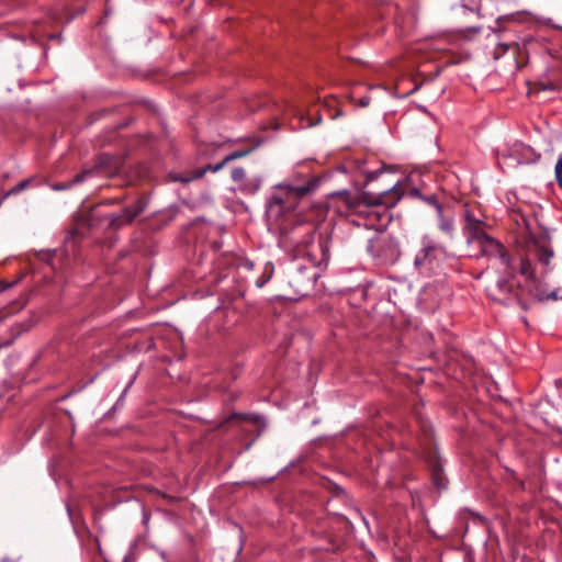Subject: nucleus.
Instances as JSON below:
<instances>
[{
  "instance_id": "6e6552de",
  "label": "nucleus",
  "mask_w": 562,
  "mask_h": 562,
  "mask_svg": "<svg viewBox=\"0 0 562 562\" xmlns=\"http://www.w3.org/2000/svg\"><path fill=\"white\" fill-rule=\"evenodd\" d=\"M117 167L119 165L116 158L108 154H102L98 157L93 168L81 171L80 173L76 175L71 181L55 183L52 186V188L55 191L68 190L72 186L79 184L88 178L93 177L94 175L111 176L116 171Z\"/></svg>"
},
{
  "instance_id": "cd10ccee",
  "label": "nucleus",
  "mask_w": 562,
  "mask_h": 562,
  "mask_svg": "<svg viewBox=\"0 0 562 562\" xmlns=\"http://www.w3.org/2000/svg\"><path fill=\"white\" fill-rule=\"evenodd\" d=\"M0 562H14V561L9 558H3L0 560Z\"/></svg>"
},
{
  "instance_id": "393cba45",
  "label": "nucleus",
  "mask_w": 562,
  "mask_h": 562,
  "mask_svg": "<svg viewBox=\"0 0 562 562\" xmlns=\"http://www.w3.org/2000/svg\"><path fill=\"white\" fill-rule=\"evenodd\" d=\"M370 100H371V99H370L369 97H362V98H360V99H359L358 104H359L360 106H362V108H366V106H368V105H369Z\"/></svg>"
},
{
  "instance_id": "b1692460",
  "label": "nucleus",
  "mask_w": 562,
  "mask_h": 562,
  "mask_svg": "<svg viewBox=\"0 0 562 562\" xmlns=\"http://www.w3.org/2000/svg\"><path fill=\"white\" fill-rule=\"evenodd\" d=\"M224 392L226 393L227 396L225 401H234L236 398V394L233 390L225 389Z\"/></svg>"
},
{
  "instance_id": "20e7f679",
  "label": "nucleus",
  "mask_w": 562,
  "mask_h": 562,
  "mask_svg": "<svg viewBox=\"0 0 562 562\" xmlns=\"http://www.w3.org/2000/svg\"><path fill=\"white\" fill-rule=\"evenodd\" d=\"M398 181L390 188L380 191L375 196L364 193L366 203L359 206L357 217L352 221L358 227L373 229L375 234L385 232L392 221L390 209L394 207L402 198Z\"/></svg>"
},
{
  "instance_id": "4468645a",
  "label": "nucleus",
  "mask_w": 562,
  "mask_h": 562,
  "mask_svg": "<svg viewBox=\"0 0 562 562\" xmlns=\"http://www.w3.org/2000/svg\"><path fill=\"white\" fill-rule=\"evenodd\" d=\"M261 184H262V177L255 176V177L246 179L243 182L240 189L246 194H255L260 190Z\"/></svg>"
},
{
  "instance_id": "9b49d317",
  "label": "nucleus",
  "mask_w": 562,
  "mask_h": 562,
  "mask_svg": "<svg viewBox=\"0 0 562 562\" xmlns=\"http://www.w3.org/2000/svg\"><path fill=\"white\" fill-rule=\"evenodd\" d=\"M464 226H463V234L465 235L467 243H479L484 237L487 236L486 232L484 231L485 223L475 217L474 214L465 210L464 212Z\"/></svg>"
},
{
  "instance_id": "dca6fc26",
  "label": "nucleus",
  "mask_w": 562,
  "mask_h": 562,
  "mask_svg": "<svg viewBox=\"0 0 562 562\" xmlns=\"http://www.w3.org/2000/svg\"><path fill=\"white\" fill-rule=\"evenodd\" d=\"M257 146H258V144H255L245 150H234L233 153H231L229 155H227L225 157V161L229 162L232 160L243 158V157L247 156L248 154H250Z\"/></svg>"
},
{
  "instance_id": "bb28decb",
  "label": "nucleus",
  "mask_w": 562,
  "mask_h": 562,
  "mask_svg": "<svg viewBox=\"0 0 562 562\" xmlns=\"http://www.w3.org/2000/svg\"><path fill=\"white\" fill-rule=\"evenodd\" d=\"M434 481H435V485H437L438 487H442V484L439 482V479H438L437 470L434 471Z\"/></svg>"
},
{
  "instance_id": "aec40b11",
  "label": "nucleus",
  "mask_w": 562,
  "mask_h": 562,
  "mask_svg": "<svg viewBox=\"0 0 562 562\" xmlns=\"http://www.w3.org/2000/svg\"><path fill=\"white\" fill-rule=\"evenodd\" d=\"M232 179L235 181V182H240V181H245L246 180V172H245V169L241 168V167H236L232 170Z\"/></svg>"
},
{
  "instance_id": "a211bd4d",
  "label": "nucleus",
  "mask_w": 562,
  "mask_h": 562,
  "mask_svg": "<svg viewBox=\"0 0 562 562\" xmlns=\"http://www.w3.org/2000/svg\"><path fill=\"white\" fill-rule=\"evenodd\" d=\"M31 179H25V180H22L21 182H19L16 186H14L13 188H11L8 192H7V195H12V194H18L20 192H22L23 190H25L30 183H31Z\"/></svg>"
},
{
  "instance_id": "6ab92c4d",
  "label": "nucleus",
  "mask_w": 562,
  "mask_h": 562,
  "mask_svg": "<svg viewBox=\"0 0 562 562\" xmlns=\"http://www.w3.org/2000/svg\"><path fill=\"white\" fill-rule=\"evenodd\" d=\"M135 378H133L130 383L126 385V387L123 390L122 394L120 395V397L117 398V401L115 402V404L113 405V409H119L121 407H123L124 405V400H125V396L130 390V387L132 386L133 382H134Z\"/></svg>"
},
{
  "instance_id": "39448f33",
  "label": "nucleus",
  "mask_w": 562,
  "mask_h": 562,
  "mask_svg": "<svg viewBox=\"0 0 562 562\" xmlns=\"http://www.w3.org/2000/svg\"><path fill=\"white\" fill-rule=\"evenodd\" d=\"M316 252L301 254L302 260H294L290 271V283L297 288H312L319 278L318 267L327 266L329 249L325 241L317 244ZM300 258V256L297 257Z\"/></svg>"
},
{
  "instance_id": "f257e3e1",
  "label": "nucleus",
  "mask_w": 562,
  "mask_h": 562,
  "mask_svg": "<svg viewBox=\"0 0 562 562\" xmlns=\"http://www.w3.org/2000/svg\"><path fill=\"white\" fill-rule=\"evenodd\" d=\"M480 248L477 257H486L495 260L504 273L510 276L519 273L525 278L526 288L531 299L537 301L555 300V292L546 294L541 289V283L536 277L533 261H538L543 267L542 273L547 272L550 260L553 257V250L546 240L532 239L527 244L525 254L517 256L510 255L502 243L487 235L476 243Z\"/></svg>"
},
{
  "instance_id": "2eb2a0df",
  "label": "nucleus",
  "mask_w": 562,
  "mask_h": 562,
  "mask_svg": "<svg viewBox=\"0 0 562 562\" xmlns=\"http://www.w3.org/2000/svg\"><path fill=\"white\" fill-rule=\"evenodd\" d=\"M414 193L420 199L423 200L426 204L432 206L436 212L438 211V207H443L437 196L435 194H430V195H424L422 194L418 190H415Z\"/></svg>"
},
{
  "instance_id": "9d476101",
  "label": "nucleus",
  "mask_w": 562,
  "mask_h": 562,
  "mask_svg": "<svg viewBox=\"0 0 562 562\" xmlns=\"http://www.w3.org/2000/svg\"><path fill=\"white\" fill-rule=\"evenodd\" d=\"M146 203L143 199H137L131 205L125 206L117 213H112L106 216L109 221V227L112 229H119L124 225L131 224L134 218L145 211Z\"/></svg>"
},
{
  "instance_id": "423d86ee",
  "label": "nucleus",
  "mask_w": 562,
  "mask_h": 562,
  "mask_svg": "<svg viewBox=\"0 0 562 562\" xmlns=\"http://www.w3.org/2000/svg\"><path fill=\"white\" fill-rule=\"evenodd\" d=\"M447 257L446 247L425 234L420 238L419 248L414 256L413 265L420 276L429 278L441 272Z\"/></svg>"
},
{
  "instance_id": "7ed1b4c3",
  "label": "nucleus",
  "mask_w": 562,
  "mask_h": 562,
  "mask_svg": "<svg viewBox=\"0 0 562 562\" xmlns=\"http://www.w3.org/2000/svg\"><path fill=\"white\" fill-rule=\"evenodd\" d=\"M317 187V181L311 179L307 171L294 172L283 182L273 187L266 203L267 218H279L284 211L296 209L299 201L314 192Z\"/></svg>"
},
{
  "instance_id": "4be33fe9",
  "label": "nucleus",
  "mask_w": 562,
  "mask_h": 562,
  "mask_svg": "<svg viewBox=\"0 0 562 562\" xmlns=\"http://www.w3.org/2000/svg\"><path fill=\"white\" fill-rule=\"evenodd\" d=\"M380 175H382V170H380V169H379V170H375V171H372V172H370V173L367 176V181H368V182H369V181H373V180L378 179V177H379Z\"/></svg>"
},
{
  "instance_id": "f8f14e48",
  "label": "nucleus",
  "mask_w": 562,
  "mask_h": 562,
  "mask_svg": "<svg viewBox=\"0 0 562 562\" xmlns=\"http://www.w3.org/2000/svg\"><path fill=\"white\" fill-rule=\"evenodd\" d=\"M228 161H225V158L215 165L207 164L202 168H198L191 171L183 172H170L169 177L172 181L188 183L192 180L199 179L204 176L207 171L217 172L220 171Z\"/></svg>"
},
{
  "instance_id": "1a4fd4ad",
  "label": "nucleus",
  "mask_w": 562,
  "mask_h": 562,
  "mask_svg": "<svg viewBox=\"0 0 562 562\" xmlns=\"http://www.w3.org/2000/svg\"><path fill=\"white\" fill-rule=\"evenodd\" d=\"M505 277L498 279L496 282V290L498 295L494 296L496 301L502 303L503 305H518L521 308H528V303L522 296V289L520 284L515 281V277L517 273L510 276L508 273H504Z\"/></svg>"
},
{
  "instance_id": "5701e85b",
  "label": "nucleus",
  "mask_w": 562,
  "mask_h": 562,
  "mask_svg": "<svg viewBox=\"0 0 562 562\" xmlns=\"http://www.w3.org/2000/svg\"><path fill=\"white\" fill-rule=\"evenodd\" d=\"M506 470H507V472H509V473H510V475L513 476V479H514V480L519 484L520 488H522V490H524V488H525V483H524V481L519 480V479L516 476V473H515L513 470H510V469H506Z\"/></svg>"
},
{
  "instance_id": "ddd939ff",
  "label": "nucleus",
  "mask_w": 562,
  "mask_h": 562,
  "mask_svg": "<svg viewBox=\"0 0 562 562\" xmlns=\"http://www.w3.org/2000/svg\"><path fill=\"white\" fill-rule=\"evenodd\" d=\"M437 217H438V227L439 229L448 236L450 239L454 236V221L451 214H448L443 207H438Z\"/></svg>"
},
{
  "instance_id": "a878e982",
  "label": "nucleus",
  "mask_w": 562,
  "mask_h": 562,
  "mask_svg": "<svg viewBox=\"0 0 562 562\" xmlns=\"http://www.w3.org/2000/svg\"><path fill=\"white\" fill-rule=\"evenodd\" d=\"M246 418H247V416H246V415L235 413V414H232V415L228 417L227 423H228V422H231V420H234V419H246Z\"/></svg>"
},
{
  "instance_id": "412c9836",
  "label": "nucleus",
  "mask_w": 562,
  "mask_h": 562,
  "mask_svg": "<svg viewBox=\"0 0 562 562\" xmlns=\"http://www.w3.org/2000/svg\"><path fill=\"white\" fill-rule=\"evenodd\" d=\"M509 48L508 44L501 43L495 49V58H498L501 55L505 54Z\"/></svg>"
},
{
  "instance_id": "f03ea898",
  "label": "nucleus",
  "mask_w": 562,
  "mask_h": 562,
  "mask_svg": "<svg viewBox=\"0 0 562 562\" xmlns=\"http://www.w3.org/2000/svg\"><path fill=\"white\" fill-rule=\"evenodd\" d=\"M270 229L279 235V247L294 257L306 254V251L316 252L314 236L316 226L313 222L304 220L295 209L284 211L279 218H268Z\"/></svg>"
},
{
  "instance_id": "f3484780",
  "label": "nucleus",
  "mask_w": 562,
  "mask_h": 562,
  "mask_svg": "<svg viewBox=\"0 0 562 562\" xmlns=\"http://www.w3.org/2000/svg\"><path fill=\"white\" fill-rule=\"evenodd\" d=\"M554 175L557 184L562 190V153L559 155V158L555 162Z\"/></svg>"
},
{
  "instance_id": "0eeeda50",
  "label": "nucleus",
  "mask_w": 562,
  "mask_h": 562,
  "mask_svg": "<svg viewBox=\"0 0 562 562\" xmlns=\"http://www.w3.org/2000/svg\"><path fill=\"white\" fill-rule=\"evenodd\" d=\"M367 252L379 265L394 263L401 255L396 238L384 232L375 234L368 240Z\"/></svg>"
}]
</instances>
